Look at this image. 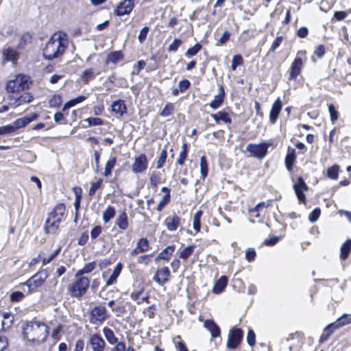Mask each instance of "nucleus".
Listing matches in <instances>:
<instances>
[{"instance_id": "a18cd8bd", "label": "nucleus", "mask_w": 351, "mask_h": 351, "mask_svg": "<svg viewBox=\"0 0 351 351\" xmlns=\"http://www.w3.org/2000/svg\"><path fill=\"white\" fill-rule=\"evenodd\" d=\"M116 163V159L114 158L109 160L106 165L105 171L104 175L105 176H108L111 174L112 169L114 168V165Z\"/></svg>"}, {"instance_id": "a19ab883", "label": "nucleus", "mask_w": 351, "mask_h": 351, "mask_svg": "<svg viewBox=\"0 0 351 351\" xmlns=\"http://www.w3.org/2000/svg\"><path fill=\"white\" fill-rule=\"evenodd\" d=\"M335 323L337 324V327H341L348 324H351V315H348L346 314L343 315L340 318H339Z\"/></svg>"}, {"instance_id": "f03ea898", "label": "nucleus", "mask_w": 351, "mask_h": 351, "mask_svg": "<svg viewBox=\"0 0 351 351\" xmlns=\"http://www.w3.org/2000/svg\"><path fill=\"white\" fill-rule=\"evenodd\" d=\"M66 34L58 32L53 34L46 43L43 49V56L45 59L51 60L62 55L66 48Z\"/></svg>"}, {"instance_id": "bb28decb", "label": "nucleus", "mask_w": 351, "mask_h": 351, "mask_svg": "<svg viewBox=\"0 0 351 351\" xmlns=\"http://www.w3.org/2000/svg\"><path fill=\"white\" fill-rule=\"evenodd\" d=\"M123 265L121 263H119L114 269L112 274L110 275L109 278L107 280L106 285L109 286L114 284L118 276L120 275L122 270Z\"/></svg>"}, {"instance_id": "5fc2aeb1", "label": "nucleus", "mask_w": 351, "mask_h": 351, "mask_svg": "<svg viewBox=\"0 0 351 351\" xmlns=\"http://www.w3.org/2000/svg\"><path fill=\"white\" fill-rule=\"evenodd\" d=\"M149 27L147 26L143 27L141 30L138 36V39L140 43H143L147 36V34L149 32Z\"/></svg>"}, {"instance_id": "0eeeda50", "label": "nucleus", "mask_w": 351, "mask_h": 351, "mask_svg": "<svg viewBox=\"0 0 351 351\" xmlns=\"http://www.w3.org/2000/svg\"><path fill=\"white\" fill-rule=\"evenodd\" d=\"M106 318L107 312L104 306H95L90 312V322L93 324H101Z\"/></svg>"}, {"instance_id": "4468645a", "label": "nucleus", "mask_w": 351, "mask_h": 351, "mask_svg": "<svg viewBox=\"0 0 351 351\" xmlns=\"http://www.w3.org/2000/svg\"><path fill=\"white\" fill-rule=\"evenodd\" d=\"M8 98L10 101V104L14 107L19 106L23 104L30 103L33 99V97L29 93H24L19 97L10 95Z\"/></svg>"}, {"instance_id": "79ce46f5", "label": "nucleus", "mask_w": 351, "mask_h": 351, "mask_svg": "<svg viewBox=\"0 0 351 351\" xmlns=\"http://www.w3.org/2000/svg\"><path fill=\"white\" fill-rule=\"evenodd\" d=\"M202 49L199 43H196L193 47L189 48L185 53V56L188 58L195 56Z\"/></svg>"}, {"instance_id": "39448f33", "label": "nucleus", "mask_w": 351, "mask_h": 351, "mask_svg": "<svg viewBox=\"0 0 351 351\" xmlns=\"http://www.w3.org/2000/svg\"><path fill=\"white\" fill-rule=\"evenodd\" d=\"M49 276L47 270H41L27 280L24 285L28 287V291H32L36 288L40 287Z\"/></svg>"}, {"instance_id": "0e129e2a", "label": "nucleus", "mask_w": 351, "mask_h": 351, "mask_svg": "<svg viewBox=\"0 0 351 351\" xmlns=\"http://www.w3.org/2000/svg\"><path fill=\"white\" fill-rule=\"evenodd\" d=\"M247 341L251 346H253L256 343V335L252 330H249L247 332Z\"/></svg>"}, {"instance_id": "9b49d317", "label": "nucleus", "mask_w": 351, "mask_h": 351, "mask_svg": "<svg viewBox=\"0 0 351 351\" xmlns=\"http://www.w3.org/2000/svg\"><path fill=\"white\" fill-rule=\"evenodd\" d=\"M65 210L66 208L63 204H58L49 213L47 218L53 221L54 220L56 222L61 223L64 215Z\"/></svg>"}, {"instance_id": "f8f14e48", "label": "nucleus", "mask_w": 351, "mask_h": 351, "mask_svg": "<svg viewBox=\"0 0 351 351\" xmlns=\"http://www.w3.org/2000/svg\"><path fill=\"white\" fill-rule=\"evenodd\" d=\"M171 276L170 270L167 267L158 268L154 277V280L160 285H163L169 281Z\"/></svg>"}, {"instance_id": "423d86ee", "label": "nucleus", "mask_w": 351, "mask_h": 351, "mask_svg": "<svg viewBox=\"0 0 351 351\" xmlns=\"http://www.w3.org/2000/svg\"><path fill=\"white\" fill-rule=\"evenodd\" d=\"M148 167V160L145 155H137L134 158V162L131 165L132 171L135 173L144 172Z\"/></svg>"}, {"instance_id": "1a4fd4ad", "label": "nucleus", "mask_w": 351, "mask_h": 351, "mask_svg": "<svg viewBox=\"0 0 351 351\" xmlns=\"http://www.w3.org/2000/svg\"><path fill=\"white\" fill-rule=\"evenodd\" d=\"M87 346H89L93 351H104L106 343L99 335L93 334L90 335Z\"/></svg>"}, {"instance_id": "13d9d810", "label": "nucleus", "mask_w": 351, "mask_h": 351, "mask_svg": "<svg viewBox=\"0 0 351 351\" xmlns=\"http://www.w3.org/2000/svg\"><path fill=\"white\" fill-rule=\"evenodd\" d=\"M61 251V247H59L57 250H56L48 258H44L43 259V265H45L47 263H49L52 260H53L58 254Z\"/></svg>"}, {"instance_id": "4be33fe9", "label": "nucleus", "mask_w": 351, "mask_h": 351, "mask_svg": "<svg viewBox=\"0 0 351 351\" xmlns=\"http://www.w3.org/2000/svg\"><path fill=\"white\" fill-rule=\"evenodd\" d=\"M204 326L208 330H209L213 337H217L220 335V328L213 320H206Z\"/></svg>"}, {"instance_id": "4c0bfd02", "label": "nucleus", "mask_w": 351, "mask_h": 351, "mask_svg": "<svg viewBox=\"0 0 351 351\" xmlns=\"http://www.w3.org/2000/svg\"><path fill=\"white\" fill-rule=\"evenodd\" d=\"M115 208L113 206H109L103 213V219L105 223H108L115 215Z\"/></svg>"}, {"instance_id": "864d4df0", "label": "nucleus", "mask_w": 351, "mask_h": 351, "mask_svg": "<svg viewBox=\"0 0 351 351\" xmlns=\"http://www.w3.org/2000/svg\"><path fill=\"white\" fill-rule=\"evenodd\" d=\"M170 200V194H165L162 199L158 202L157 206V210L161 211L165 206L169 202Z\"/></svg>"}, {"instance_id": "2f4dec72", "label": "nucleus", "mask_w": 351, "mask_h": 351, "mask_svg": "<svg viewBox=\"0 0 351 351\" xmlns=\"http://www.w3.org/2000/svg\"><path fill=\"white\" fill-rule=\"evenodd\" d=\"M115 223L121 230H126L128 227L127 214L122 212L117 218Z\"/></svg>"}, {"instance_id": "052dcab7", "label": "nucleus", "mask_w": 351, "mask_h": 351, "mask_svg": "<svg viewBox=\"0 0 351 351\" xmlns=\"http://www.w3.org/2000/svg\"><path fill=\"white\" fill-rule=\"evenodd\" d=\"M270 204H271L270 200H269L266 202H260L254 208H252L250 210V213H253L258 212L261 208H267L269 206H270Z\"/></svg>"}, {"instance_id": "2eb2a0df", "label": "nucleus", "mask_w": 351, "mask_h": 351, "mask_svg": "<svg viewBox=\"0 0 351 351\" xmlns=\"http://www.w3.org/2000/svg\"><path fill=\"white\" fill-rule=\"evenodd\" d=\"M299 53H298L290 67L289 80L295 79L300 73L303 61L302 58L298 56Z\"/></svg>"}, {"instance_id": "6ab92c4d", "label": "nucleus", "mask_w": 351, "mask_h": 351, "mask_svg": "<svg viewBox=\"0 0 351 351\" xmlns=\"http://www.w3.org/2000/svg\"><path fill=\"white\" fill-rule=\"evenodd\" d=\"M181 219L177 215L172 217H168L165 220V224L169 231H175L180 225Z\"/></svg>"}, {"instance_id": "09e8293b", "label": "nucleus", "mask_w": 351, "mask_h": 351, "mask_svg": "<svg viewBox=\"0 0 351 351\" xmlns=\"http://www.w3.org/2000/svg\"><path fill=\"white\" fill-rule=\"evenodd\" d=\"M339 173V166L334 165L328 169L327 175L332 179H337Z\"/></svg>"}, {"instance_id": "37998d69", "label": "nucleus", "mask_w": 351, "mask_h": 351, "mask_svg": "<svg viewBox=\"0 0 351 351\" xmlns=\"http://www.w3.org/2000/svg\"><path fill=\"white\" fill-rule=\"evenodd\" d=\"M16 52L10 48H8L3 51V56L7 61H14L16 58Z\"/></svg>"}, {"instance_id": "680f3d73", "label": "nucleus", "mask_w": 351, "mask_h": 351, "mask_svg": "<svg viewBox=\"0 0 351 351\" xmlns=\"http://www.w3.org/2000/svg\"><path fill=\"white\" fill-rule=\"evenodd\" d=\"M256 256V251L254 249L249 248L245 252V258L248 262L253 261Z\"/></svg>"}, {"instance_id": "4d7b16f0", "label": "nucleus", "mask_w": 351, "mask_h": 351, "mask_svg": "<svg viewBox=\"0 0 351 351\" xmlns=\"http://www.w3.org/2000/svg\"><path fill=\"white\" fill-rule=\"evenodd\" d=\"M173 110V105L172 104H167L165 105L164 108L160 112V115L162 117H168L171 115Z\"/></svg>"}, {"instance_id": "a211bd4d", "label": "nucleus", "mask_w": 351, "mask_h": 351, "mask_svg": "<svg viewBox=\"0 0 351 351\" xmlns=\"http://www.w3.org/2000/svg\"><path fill=\"white\" fill-rule=\"evenodd\" d=\"M149 244L147 238L140 239L136 245V247L131 252L130 254L132 256H136L139 253H143L149 250Z\"/></svg>"}, {"instance_id": "a878e982", "label": "nucleus", "mask_w": 351, "mask_h": 351, "mask_svg": "<svg viewBox=\"0 0 351 351\" xmlns=\"http://www.w3.org/2000/svg\"><path fill=\"white\" fill-rule=\"evenodd\" d=\"M111 108L112 110L119 114L120 117L123 116L126 112V106L125 102L121 99L114 101L111 106Z\"/></svg>"}, {"instance_id": "20e7f679", "label": "nucleus", "mask_w": 351, "mask_h": 351, "mask_svg": "<svg viewBox=\"0 0 351 351\" xmlns=\"http://www.w3.org/2000/svg\"><path fill=\"white\" fill-rule=\"evenodd\" d=\"M29 83V77L23 74H18L14 79L7 82L6 90L11 93H19L27 88Z\"/></svg>"}, {"instance_id": "e2e57ef3", "label": "nucleus", "mask_w": 351, "mask_h": 351, "mask_svg": "<svg viewBox=\"0 0 351 351\" xmlns=\"http://www.w3.org/2000/svg\"><path fill=\"white\" fill-rule=\"evenodd\" d=\"M191 82L186 79L180 81L178 84L180 91L182 93L184 92L186 89L189 88Z\"/></svg>"}, {"instance_id": "aec40b11", "label": "nucleus", "mask_w": 351, "mask_h": 351, "mask_svg": "<svg viewBox=\"0 0 351 351\" xmlns=\"http://www.w3.org/2000/svg\"><path fill=\"white\" fill-rule=\"evenodd\" d=\"M100 71L96 68H88L85 69L81 75V80L84 84H87L90 80H93L96 75L100 74Z\"/></svg>"}, {"instance_id": "3c124183", "label": "nucleus", "mask_w": 351, "mask_h": 351, "mask_svg": "<svg viewBox=\"0 0 351 351\" xmlns=\"http://www.w3.org/2000/svg\"><path fill=\"white\" fill-rule=\"evenodd\" d=\"M62 103L61 97L59 95H54L49 101V106L50 108H56L60 106Z\"/></svg>"}, {"instance_id": "ea45409f", "label": "nucleus", "mask_w": 351, "mask_h": 351, "mask_svg": "<svg viewBox=\"0 0 351 351\" xmlns=\"http://www.w3.org/2000/svg\"><path fill=\"white\" fill-rule=\"evenodd\" d=\"M202 214V210H198L193 216V227L196 232L200 230V218Z\"/></svg>"}, {"instance_id": "f257e3e1", "label": "nucleus", "mask_w": 351, "mask_h": 351, "mask_svg": "<svg viewBox=\"0 0 351 351\" xmlns=\"http://www.w3.org/2000/svg\"><path fill=\"white\" fill-rule=\"evenodd\" d=\"M49 328L43 322H29L23 327V337L27 341L38 345L44 342L48 336Z\"/></svg>"}, {"instance_id": "49530a36", "label": "nucleus", "mask_w": 351, "mask_h": 351, "mask_svg": "<svg viewBox=\"0 0 351 351\" xmlns=\"http://www.w3.org/2000/svg\"><path fill=\"white\" fill-rule=\"evenodd\" d=\"M243 60L241 55H235L232 60L231 68L232 71H235L238 66L243 64Z\"/></svg>"}, {"instance_id": "dca6fc26", "label": "nucleus", "mask_w": 351, "mask_h": 351, "mask_svg": "<svg viewBox=\"0 0 351 351\" xmlns=\"http://www.w3.org/2000/svg\"><path fill=\"white\" fill-rule=\"evenodd\" d=\"M282 101L280 98L278 97L272 105V108L270 110L269 122L271 124H274L276 122L278 115L282 110Z\"/></svg>"}, {"instance_id": "6e6552de", "label": "nucleus", "mask_w": 351, "mask_h": 351, "mask_svg": "<svg viewBox=\"0 0 351 351\" xmlns=\"http://www.w3.org/2000/svg\"><path fill=\"white\" fill-rule=\"evenodd\" d=\"M243 330L238 328L230 330L227 341V346L229 348L234 349L241 343L243 338Z\"/></svg>"}, {"instance_id": "e433bc0d", "label": "nucleus", "mask_w": 351, "mask_h": 351, "mask_svg": "<svg viewBox=\"0 0 351 351\" xmlns=\"http://www.w3.org/2000/svg\"><path fill=\"white\" fill-rule=\"evenodd\" d=\"M95 268V263L90 262L85 265V266L80 269L76 274L75 276H82L83 274L91 272Z\"/></svg>"}, {"instance_id": "bf43d9fd", "label": "nucleus", "mask_w": 351, "mask_h": 351, "mask_svg": "<svg viewBox=\"0 0 351 351\" xmlns=\"http://www.w3.org/2000/svg\"><path fill=\"white\" fill-rule=\"evenodd\" d=\"M181 43L182 40L180 39L175 38L173 41L169 45L168 47V51L176 52L178 50L180 45H181Z\"/></svg>"}, {"instance_id": "774afa93", "label": "nucleus", "mask_w": 351, "mask_h": 351, "mask_svg": "<svg viewBox=\"0 0 351 351\" xmlns=\"http://www.w3.org/2000/svg\"><path fill=\"white\" fill-rule=\"evenodd\" d=\"M24 297V295L21 291H14L10 295V300L12 302H19Z\"/></svg>"}, {"instance_id": "69168bd1", "label": "nucleus", "mask_w": 351, "mask_h": 351, "mask_svg": "<svg viewBox=\"0 0 351 351\" xmlns=\"http://www.w3.org/2000/svg\"><path fill=\"white\" fill-rule=\"evenodd\" d=\"M283 40V37L282 36H277L276 38L273 42L271 47L269 49V51L274 52L282 43Z\"/></svg>"}, {"instance_id": "412c9836", "label": "nucleus", "mask_w": 351, "mask_h": 351, "mask_svg": "<svg viewBox=\"0 0 351 351\" xmlns=\"http://www.w3.org/2000/svg\"><path fill=\"white\" fill-rule=\"evenodd\" d=\"M176 250V245H170L167 246L165 249H163L156 256L155 258V261L157 262L159 260H165L168 261L169 260L170 257L173 254V253L175 252Z\"/></svg>"}, {"instance_id": "cd10ccee", "label": "nucleus", "mask_w": 351, "mask_h": 351, "mask_svg": "<svg viewBox=\"0 0 351 351\" xmlns=\"http://www.w3.org/2000/svg\"><path fill=\"white\" fill-rule=\"evenodd\" d=\"M36 116H34L32 118L29 117H23L16 119L14 121L11 125L13 127V130L15 132L17 129L25 127L26 125L32 121Z\"/></svg>"}, {"instance_id": "473e14b6", "label": "nucleus", "mask_w": 351, "mask_h": 351, "mask_svg": "<svg viewBox=\"0 0 351 351\" xmlns=\"http://www.w3.org/2000/svg\"><path fill=\"white\" fill-rule=\"evenodd\" d=\"M228 278L226 276H221L219 280L216 282L213 287V292L215 293H219L223 291L227 285Z\"/></svg>"}, {"instance_id": "393cba45", "label": "nucleus", "mask_w": 351, "mask_h": 351, "mask_svg": "<svg viewBox=\"0 0 351 351\" xmlns=\"http://www.w3.org/2000/svg\"><path fill=\"white\" fill-rule=\"evenodd\" d=\"M60 223V222H56L54 220L53 221L51 219L47 218L44 226L45 232L48 234H56Z\"/></svg>"}, {"instance_id": "c85d7f7f", "label": "nucleus", "mask_w": 351, "mask_h": 351, "mask_svg": "<svg viewBox=\"0 0 351 351\" xmlns=\"http://www.w3.org/2000/svg\"><path fill=\"white\" fill-rule=\"evenodd\" d=\"M123 58V56L120 51H116L110 53L106 57V63H112L113 64H117Z\"/></svg>"}, {"instance_id": "58836bf2", "label": "nucleus", "mask_w": 351, "mask_h": 351, "mask_svg": "<svg viewBox=\"0 0 351 351\" xmlns=\"http://www.w3.org/2000/svg\"><path fill=\"white\" fill-rule=\"evenodd\" d=\"M200 172L201 176L202 179H205L208 176V164L204 156H202L200 158Z\"/></svg>"}, {"instance_id": "ddd939ff", "label": "nucleus", "mask_w": 351, "mask_h": 351, "mask_svg": "<svg viewBox=\"0 0 351 351\" xmlns=\"http://www.w3.org/2000/svg\"><path fill=\"white\" fill-rule=\"evenodd\" d=\"M133 8L134 3L132 0H123L117 5L114 12L117 16H123L130 14Z\"/></svg>"}, {"instance_id": "c756f323", "label": "nucleus", "mask_w": 351, "mask_h": 351, "mask_svg": "<svg viewBox=\"0 0 351 351\" xmlns=\"http://www.w3.org/2000/svg\"><path fill=\"white\" fill-rule=\"evenodd\" d=\"M195 245H188L185 247L182 250L177 252V256L179 258L184 261L187 260L189 256L192 255L195 248Z\"/></svg>"}, {"instance_id": "6e6d98bb", "label": "nucleus", "mask_w": 351, "mask_h": 351, "mask_svg": "<svg viewBox=\"0 0 351 351\" xmlns=\"http://www.w3.org/2000/svg\"><path fill=\"white\" fill-rule=\"evenodd\" d=\"M102 183V179H99L96 182H91V186L90 187L88 194L90 195H93L95 193V191L100 187Z\"/></svg>"}, {"instance_id": "8fccbe9b", "label": "nucleus", "mask_w": 351, "mask_h": 351, "mask_svg": "<svg viewBox=\"0 0 351 351\" xmlns=\"http://www.w3.org/2000/svg\"><path fill=\"white\" fill-rule=\"evenodd\" d=\"M328 111L330 116V120L332 123H334L338 119V111L336 110L335 106L333 104H330L328 106Z\"/></svg>"}, {"instance_id": "b1692460", "label": "nucleus", "mask_w": 351, "mask_h": 351, "mask_svg": "<svg viewBox=\"0 0 351 351\" xmlns=\"http://www.w3.org/2000/svg\"><path fill=\"white\" fill-rule=\"evenodd\" d=\"M339 328L335 322L328 324L324 330L319 339V343H322L326 341L335 329Z\"/></svg>"}, {"instance_id": "338daca9", "label": "nucleus", "mask_w": 351, "mask_h": 351, "mask_svg": "<svg viewBox=\"0 0 351 351\" xmlns=\"http://www.w3.org/2000/svg\"><path fill=\"white\" fill-rule=\"evenodd\" d=\"M230 33L228 31L223 32L220 38L217 40V45H223L225 44L230 38Z\"/></svg>"}, {"instance_id": "c03bdc74", "label": "nucleus", "mask_w": 351, "mask_h": 351, "mask_svg": "<svg viewBox=\"0 0 351 351\" xmlns=\"http://www.w3.org/2000/svg\"><path fill=\"white\" fill-rule=\"evenodd\" d=\"M295 160V155H286L285 165L289 171L292 170Z\"/></svg>"}, {"instance_id": "7c9ffc66", "label": "nucleus", "mask_w": 351, "mask_h": 351, "mask_svg": "<svg viewBox=\"0 0 351 351\" xmlns=\"http://www.w3.org/2000/svg\"><path fill=\"white\" fill-rule=\"evenodd\" d=\"M211 117L217 123L219 121H223L225 123H231L232 119L228 113L224 111H219L215 114H211Z\"/></svg>"}, {"instance_id": "c9c22d12", "label": "nucleus", "mask_w": 351, "mask_h": 351, "mask_svg": "<svg viewBox=\"0 0 351 351\" xmlns=\"http://www.w3.org/2000/svg\"><path fill=\"white\" fill-rule=\"evenodd\" d=\"M13 317L10 313H5L3 315V319L1 326H0V330H5L10 328L12 324Z\"/></svg>"}, {"instance_id": "f704fd0d", "label": "nucleus", "mask_w": 351, "mask_h": 351, "mask_svg": "<svg viewBox=\"0 0 351 351\" xmlns=\"http://www.w3.org/2000/svg\"><path fill=\"white\" fill-rule=\"evenodd\" d=\"M351 251V240L348 239L341 247V255L340 258L341 260H346Z\"/></svg>"}, {"instance_id": "9d476101", "label": "nucleus", "mask_w": 351, "mask_h": 351, "mask_svg": "<svg viewBox=\"0 0 351 351\" xmlns=\"http://www.w3.org/2000/svg\"><path fill=\"white\" fill-rule=\"evenodd\" d=\"M293 188L298 200L301 202H305L306 196L304 191L308 190V186L302 177L298 178V181L294 184Z\"/></svg>"}, {"instance_id": "f3484780", "label": "nucleus", "mask_w": 351, "mask_h": 351, "mask_svg": "<svg viewBox=\"0 0 351 351\" xmlns=\"http://www.w3.org/2000/svg\"><path fill=\"white\" fill-rule=\"evenodd\" d=\"M270 143L265 142L258 145L249 144L246 149L250 154H267V149L270 146Z\"/></svg>"}, {"instance_id": "603ef678", "label": "nucleus", "mask_w": 351, "mask_h": 351, "mask_svg": "<svg viewBox=\"0 0 351 351\" xmlns=\"http://www.w3.org/2000/svg\"><path fill=\"white\" fill-rule=\"evenodd\" d=\"M321 214V210L319 208H315L308 216V219L311 222H315L317 221Z\"/></svg>"}, {"instance_id": "5701e85b", "label": "nucleus", "mask_w": 351, "mask_h": 351, "mask_svg": "<svg viewBox=\"0 0 351 351\" xmlns=\"http://www.w3.org/2000/svg\"><path fill=\"white\" fill-rule=\"evenodd\" d=\"M225 96L224 90L222 86L219 88V93L217 95H215L213 100L210 103L209 106L213 109H217L221 106L223 102Z\"/></svg>"}, {"instance_id": "de8ad7c7", "label": "nucleus", "mask_w": 351, "mask_h": 351, "mask_svg": "<svg viewBox=\"0 0 351 351\" xmlns=\"http://www.w3.org/2000/svg\"><path fill=\"white\" fill-rule=\"evenodd\" d=\"M84 121L88 123V126L101 125L104 123V121L97 117H89Z\"/></svg>"}, {"instance_id": "72a5a7b5", "label": "nucleus", "mask_w": 351, "mask_h": 351, "mask_svg": "<svg viewBox=\"0 0 351 351\" xmlns=\"http://www.w3.org/2000/svg\"><path fill=\"white\" fill-rule=\"evenodd\" d=\"M103 332L109 343L116 344L118 343V338L115 336L114 332L110 328L104 327Z\"/></svg>"}, {"instance_id": "7ed1b4c3", "label": "nucleus", "mask_w": 351, "mask_h": 351, "mask_svg": "<svg viewBox=\"0 0 351 351\" xmlns=\"http://www.w3.org/2000/svg\"><path fill=\"white\" fill-rule=\"evenodd\" d=\"M75 280L68 287V291L72 297L81 298L87 291L89 279L84 276H75Z\"/></svg>"}]
</instances>
